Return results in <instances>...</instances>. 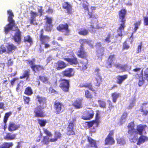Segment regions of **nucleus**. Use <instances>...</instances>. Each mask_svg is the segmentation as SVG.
<instances>
[{
    "mask_svg": "<svg viewBox=\"0 0 148 148\" xmlns=\"http://www.w3.org/2000/svg\"><path fill=\"white\" fill-rule=\"evenodd\" d=\"M127 13V11L125 8H123L121 9L119 12V18L121 20V23L117 30L118 35L120 36H122V32L124 31V29L125 27V23L126 21L125 18V16Z\"/></svg>",
    "mask_w": 148,
    "mask_h": 148,
    "instance_id": "obj_1",
    "label": "nucleus"
},
{
    "mask_svg": "<svg viewBox=\"0 0 148 148\" xmlns=\"http://www.w3.org/2000/svg\"><path fill=\"white\" fill-rule=\"evenodd\" d=\"M7 13L8 15V21L9 23L4 27V32L6 34H8L10 31L12 30L13 27L16 26L15 21L13 19L14 15L12 10H8Z\"/></svg>",
    "mask_w": 148,
    "mask_h": 148,
    "instance_id": "obj_2",
    "label": "nucleus"
},
{
    "mask_svg": "<svg viewBox=\"0 0 148 148\" xmlns=\"http://www.w3.org/2000/svg\"><path fill=\"white\" fill-rule=\"evenodd\" d=\"M44 29H41L40 31L39 35V40L40 44L44 45V48L47 49L50 47V45L47 43L50 40V37L48 35H44Z\"/></svg>",
    "mask_w": 148,
    "mask_h": 148,
    "instance_id": "obj_3",
    "label": "nucleus"
},
{
    "mask_svg": "<svg viewBox=\"0 0 148 148\" xmlns=\"http://www.w3.org/2000/svg\"><path fill=\"white\" fill-rule=\"evenodd\" d=\"M59 86L65 92H69L70 87V81L69 79L60 78L59 80Z\"/></svg>",
    "mask_w": 148,
    "mask_h": 148,
    "instance_id": "obj_4",
    "label": "nucleus"
},
{
    "mask_svg": "<svg viewBox=\"0 0 148 148\" xmlns=\"http://www.w3.org/2000/svg\"><path fill=\"white\" fill-rule=\"evenodd\" d=\"M64 106L62 102L57 100L55 101L53 104L55 113L56 114H59L64 112L65 110Z\"/></svg>",
    "mask_w": 148,
    "mask_h": 148,
    "instance_id": "obj_5",
    "label": "nucleus"
},
{
    "mask_svg": "<svg viewBox=\"0 0 148 148\" xmlns=\"http://www.w3.org/2000/svg\"><path fill=\"white\" fill-rule=\"evenodd\" d=\"M56 29L60 32H64V35L68 36L69 35L70 30L67 23L60 24L56 27Z\"/></svg>",
    "mask_w": 148,
    "mask_h": 148,
    "instance_id": "obj_6",
    "label": "nucleus"
},
{
    "mask_svg": "<svg viewBox=\"0 0 148 148\" xmlns=\"http://www.w3.org/2000/svg\"><path fill=\"white\" fill-rule=\"evenodd\" d=\"M75 129L73 121L70 122L66 128V134L68 136L75 135L76 134Z\"/></svg>",
    "mask_w": 148,
    "mask_h": 148,
    "instance_id": "obj_7",
    "label": "nucleus"
},
{
    "mask_svg": "<svg viewBox=\"0 0 148 148\" xmlns=\"http://www.w3.org/2000/svg\"><path fill=\"white\" fill-rule=\"evenodd\" d=\"M114 134L113 130H110L105 140L104 144L106 145H112L114 144L115 141L112 137Z\"/></svg>",
    "mask_w": 148,
    "mask_h": 148,
    "instance_id": "obj_8",
    "label": "nucleus"
},
{
    "mask_svg": "<svg viewBox=\"0 0 148 148\" xmlns=\"http://www.w3.org/2000/svg\"><path fill=\"white\" fill-rule=\"evenodd\" d=\"M41 106H37L35 108L34 111V114L35 117H44L45 115L44 112Z\"/></svg>",
    "mask_w": 148,
    "mask_h": 148,
    "instance_id": "obj_9",
    "label": "nucleus"
},
{
    "mask_svg": "<svg viewBox=\"0 0 148 148\" xmlns=\"http://www.w3.org/2000/svg\"><path fill=\"white\" fill-rule=\"evenodd\" d=\"M61 74L63 77L69 78L74 76L75 71L73 68H69L62 71Z\"/></svg>",
    "mask_w": 148,
    "mask_h": 148,
    "instance_id": "obj_10",
    "label": "nucleus"
},
{
    "mask_svg": "<svg viewBox=\"0 0 148 148\" xmlns=\"http://www.w3.org/2000/svg\"><path fill=\"white\" fill-rule=\"evenodd\" d=\"M16 32L13 36V40L18 44L21 43V32L17 26H15Z\"/></svg>",
    "mask_w": 148,
    "mask_h": 148,
    "instance_id": "obj_11",
    "label": "nucleus"
},
{
    "mask_svg": "<svg viewBox=\"0 0 148 148\" xmlns=\"http://www.w3.org/2000/svg\"><path fill=\"white\" fill-rule=\"evenodd\" d=\"M63 59L71 65H76L78 64V59L74 53L72 55V57L64 58Z\"/></svg>",
    "mask_w": 148,
    "mask_h": 148,
    "instance_id": "obj_12",
    "label": "nucleus"
},
{
    "mask_svg": "<svg viewBox=\"0 0 148 148\" xmlns=\"http://www.w3.org/2000/svg\"><path fill=\"white\" fill-rule=\"evenodd\" d=\"M76 54L79 58L85 59H87L88 56V53L85 50L84 48L82 47H79Z\"/></svg>",
    "mask_w": 148,
    "mask_h": 148,
    "instance_id": "obj_13",
    "label": "nucleus"
},
{
    "mask_svg": "<svg viewBox=\"0 0 148 148\" xmlns=\"http://www.w3.org/2000/svg\"><path fill=\"white\" fill-rule=\"evenodd\" d=\"M62 8L66 11L67 13L69 14H71L73 13L72 6L68 2H64L62 3Z\"/></svg>",
    "mask_w": 148,
    "mask_h": 148,
    "instance_id": "obj_14",
    "label": "nucleus"
},
{
    "mask_svg": "<svg viewBox=\"0 0 148 148\" xmlns=\"http://www.w3.org/2000/svg\"><path fill=\"white\" fill-rule=\"evenodd\" d=\"M99 69L98 68H96L94 71V72L96 73V76L95 77L96 82H94V84L95 86L97 87L100 86L102 79L101 76L99 75Z\"/></svg>",
    "mask_w": 148,
    "mask_h": 148,
    "instance_id": "obj_15",
    "label": "nucleus"
},
{
    "mask_svg": "<svg viewBox=\"0 0 148 148\" xmlns=\"http://www.w3.org/2000/svg\"><path fill=\"white\" fill-rule=\"evenodd\" d=\"M67 64L63 61L59 60L55 63V68L57 70L60 71L65 68Z\"/></svg>",
    "mask_w": 148,
    "mask_h": 148,
    "instance_id": "obj_16",
    "label": "nucleus"
},
{
    "mask_svg": "<svg viewBox=\"0 0 148 148\" xmlns=\"http://www.w3.org/2000/svg\"><path fill=\"white\" fill-rule=\"evenodd\" d=\"M94 114V112L92 110H86L84 112L82 118L84 120H89L93 117Z\"/></svg>",
    "mask_w": 148,
    "mask_h": 148,
    "instance_id": "obj_17",
    "label": "nucleus"
},
{
    "mask_svg": "<svg viewBox=\"0 0 148 148\" xmlns=\"http://www.w3.org/2000/svg\"><path fill=\"white\" fill-rule=\"evenodd\" d=\"M30 67L34 73H36L40 71H43L45 70V67L40 64H34V65L30 66Z\"/></svg>",
    "mask_w": 148,
    "mask_h": 148,
    "instance_id": "obj_18",
    "label": "nucleus"
},
{
    "mask_svg": "<svg viewBox=\"0 0 148 148\" xmlns=\"http://www.w3.org/2000/svg\"><path fill=\"white\" fill-rule=\"evenodd\" d=\"M16 133H13L11 132H7L5 135L3 137V139L7 141H10L14 140L16 138Z\"/></svg>",
    "mask_w": 148,
    "mask_h": 148,
    "instance_id": "obj_19",
    "label": "nucleus"
},
{
    "mask_svg": "<svg viewBox=\"0 0 148 148\" xmlns=\"http://www.w3.org/2000/svg\"><path fill=\"white\" fill-rule=\"evenodd\" d=\"M20 127V125H16L13 122H10L8 127V130L12 132L17 130Z\"/></svg>",
    "mask_w": 148,
    "mask_h": 148,
    "instance_id": "obj_20",
    "label": "nucleus"
},
{
    "mask_svg": "<svg viewBox=\"0 0 148 148\" xmlns=\"http://www.w3.org/2000/svg\"><path fill=\"white\" fill-rule=\"evenodd\" d=\"M78 87L80 88H82L83 87H85L86 88H88L90 90L95 92H96L98 88H94L92 86V85L91 82L86 83L85 84H80L78 86Z\"/></svg>",
    "mask_w": 148,
    "mask_h": 148,
    "instance_id": "obj_21",
    "label": "nucleus"
},
{
    "mask_svg": "<svg viewBox=\"0 0 148 148\" xmlns=\"http://www.w3.org/2000/svg\"><path fill=\"white\" fill-rule=\"evenodd\" d=\"M87 141L90 147L93 148H97L98 146L96 141L92 139L91 137L87 136Z\"/></svg>",
    "mask_w": 148,
    "mask_h": 148,
    "instance_id": "obj_22",
    "label": "nucleus"
},
{
    "mask_svg": "<svg viewBox=\"0 0 148 148\" xmlns=\"http://www.w3.org/2000/svg\"><path fill=\"white\" fill-rule=\"evenodd\" d=\"M82 99L79 98L75 100L73 103V106L76 108L79 109L82 107Z\"/></svg>",
    "mask_w": 148,
    "mask_h": 148,
    "instance_id": "obj_23",
    "label": "nucleus"
},
{
    "mask_svg": "<svg viewBox=\"0 0 148 148\" xmlns=\"http://www.w3.org/2000/svg\"><path fill=\"white\" fill-rule=\"evenodd\" d=\"M115 56L114 55H110L109 56L106 62V66L107 68H110L112 67L113 59L114 58Z\"/></svg>",
    "mask_w": 148,
    "mask_h": 148,
    "instance_id": "obj_24",
    "label": "nucleus"
},
{
    "mask_svg": "<svg viewBox=\"0 0 148 148\" xmlns=\"http://www.w3.org/2000/svg\"><path fill=\"white\" fill-rule=\"evenodd\" d=\"M128 77L127 74H125L123 75H118L117 76L116 83L119 84H121Z\"/></svg>",
    "mask_w": 148,
    "mask_h": 148,
    "instance_id": "obj_25",
    "label": "nucleus"
},
{
    "mask_svg": "<svg viewBox=\"0 0 148 148\" xmlns=\"http://www.w3.org/2000/svg\"><path fill=\"white\" fill-rule=\"evenodd\" d=\"M36 99L39 104L42 105H46V98L45 97L38 95L36 96Z\"/></svg>",
    "mask_w": 148,
    "mask_h": 148,
    "instance_id": "obj_26",
    "label": "nucleus"
},
{
    "mask_svg": "<svg viewBox=\"0 0 148 148\" xmlns=\"http://www.w3.org/2000/svg\"><path fill=\"white\" fill-rule=\"evenodd\" d=\"M148 140V137L143 135H140L138 138V141L137 143V144L138 145H140L141 144Z\"/></svg>",
    "mask_w": 148,
    "mask_h": 148,
    "instance_id": "obj_27",
    "label": "nucleus"
},
{
    "mask_svg": "<svg viewBox=\"0 0 148 148\" xmlns=\"http://www.w3.org/2000/svg\"><path fill=\"white\" fill-rule=\"evenodd\" d=\"M54 138H51V140L53 142L57 141L58 139H60L62 137V134L60 132L55 131L54 133Z\"/></svg>",
    "mask_w": 148,
    "mask_h": 148,
    "instance_id": "obj_28",
    "label": "nucleus"
},
{
    "mask_svg": "<svg viewBox=\"0 0 148 148\" xmlns=\"http://www.w3.org/2000/svg\"><path fill=\"white\" fill-rule=\"evenodd\" d=\"M104 52V47H102L98 49L96 51V55L97 56L101 59L103 56Z\"/></svg>",
    "mask_w": 148,
    "mask_h": 148,
    "instance_id": "obj_29",
    "label": "nucleus"
},
{
    "mask_svg": "<svg viewBox=\"0 0 148 148\" xmlns=\"http://www.w3.org/2000/svg\"><path fill=\"white\" fill-rule=\"evenodd\" d=\"M6 47L8 53H12L14 51H15L17 48L16 46L12 44H9Z\"/></svg>",
    "mask_w": 148,
    "mask_h": 148,
    "instance_id": "obj_30",
    "label": "nucleus"
},
{
    "mask_svg": "<svg viewBox=\"0 0 148 148\" xmlns=\"http://www.w3.org/2000/svg\"><path fill=\"white\" fill-rule=\"evenodd\" d=\"M147 127L146 125L140 124L138 125L137 127L136 130L139 135H141L143 134V132L145 131V129Z\"/></svg>",
    "mask_w": 148,
    "mask_h": 148,
    "instance_id": "obj_31",
    "label": "nucleus"
},
{
    "mask_svg": "<svg viewBox=\"0 0 148 148\" xmlns=\"http://www.w3.org/2000/svg\"><path fill=\"white\" fill-rule=\"evenodd\" d=\"M13 145L12 142H4L0 145V148H11Z\"/></svg>",
    "mask_w": 148,
    "mask_h": 148,
    "instance_id": "obj_32",
    "label": "nucleus"
},
{
    "mask_svg": "<svg viewBox=\"0 0 148 148\" xmlns=\"http://www.w3.org/2000/svg\"><path fill=\"white\" fill-rule=\"evenodd\" d=\"M30 73V71L29 70H24L22 75L20 76V78L23 79L26 78V79H28L29 77Z\"/></svg>",
    "mask_w": 148,
    "mask_h": 148,
    "instance_id": "obj_33",
    "label": "nucleus"
},
{
    "mask_svg": "<svg viewBox=\"0 0 148 148\" xmlns=\"http://www.w3.org/2000/svg\"><path fill=\"white\" fill-rule=\"evenodd\" d=\"M89 89H86L85 90L84 96L87 99H92L93 96L92 93L89 91Z\"/></svg>",
    "mask_w": 148,
    "mask_h": 148,
    "instance_id": "obj_34",
    "label": "nucleus"
},
{
    "mask_svg": "<svg viewBox=\"0 0 148 148\" xmlns=\"http://www.w3.org/2000/svg\"><path fill=\"white\" fill-rule=\"evenodd\" d=\"M121 94L117 93L116 92H114L111 93V96L112 98V101L115 103L117 100V98L121 96Z\"/></svg>",
    "mask_w": 148,
    "mask_h": 148,
    "instance_id": "obj_35",
    "label": "nucleus"
},
{
    "mask_svg": "<svg viewBox=\"0 0 148 148\" xmlns=\"http://www.w3.org/2000/svg\"><path fill=\"white\" fill-rule=\"evenodd\" d=\"M50 142H53V141H51V138L49 139V137L47 136H44L41 140V143L43 145H47Z\"/></svg>",
    "mask_w": 148,
    "mask_h": 148,
    "instance_id": "obj_36",
    "label": "nucleus"
},
{
    "mask_svg": "<svg viewBox=\"0 0 148 148\" xmlns=\"http://www.w3.org/2000/svg\"><path fill=\"white\" fill-rule=\"evenodd\" d=\"M131 69V66L128 65V64H125L123 65H121L120 70L122 71L125 72L127 71L130 70Z\"/></svg>",
    "mask_w": 148,
    "mask_h": 148,
    "instance_id": "obj_37",
    "label": "nucleus"
},
{
    "mask_svg": "<svg viewBox=\"0 0 148 148\" xmlns=\"http://www.w3.org/2000/svg\"><path fill=\"white\" fill-rule=\"evenodd\" d=\"M24 93L28 96L31 95L33 93V91L32 88L28 86L25 88Z\"/></svg>",
    "mask_w": 148,
    "mask_h": 148,
    "instance_id": "obj_38",
    "label": "nucleus"
},
{
    "mask_svg": "<svg viewBox=\"0 0 148 148\" xmlns=\"http://www.w3.org/2000/svg\"><path fill=\"white\" fill-rule=\"evenodd\" d=\"M78 34L81 35L85 36L88 34L89 32L86 29L81 28L78 32Z\"/></svg>",
    "mask_w": 148,
    "mask_h": 148,
    "instance_id": "obj_39",
    "label": "nucleus"
},
{
    "mask_svg": "<svg viewBox=\"0 0 148 148\" xmlns=\"http://www.w3.org/2000/svg\"><path fill=\"white\" fill-rule=\"evenodd\" d=\"M23 41L25 43H29L30 44L33 42L32 39L29 35H27L24 37Z\"/></svg>",
    "mask_w": 148,
    "mask_h": 148,
    "instance_id": "obj_40",
    "label": "nucleus"
},
{
    "mask_svg": "<svg viewBox=\"0 0 148 148\" xmlns=\"http://www.w3.org/2000/svg\"><path fill=\"white\" fill-rule=\"evenodd\" d=\"M128 116V113L126 112H124L121 116L120 122L122 124L125 122L126 119L127 118Z\"/></svg>",
    "mask_w": 148,
    "mask_h": 148,
    "instance_id": "obj_41",
    "label": "nucleus"
},
{
    "mask_svg": "<svg viewBox=\"0 0 148 148\" xmlns=\"http://www.w3.org/2000/svg\"><path fill=\"white\" fill-rule=\"evenodd\" d=\"M99 114L97 113L96 115L95 119L94 120H92L93 123L94 125H95L96 127L98 126L99 123Z\"/></svg>",
    "mask_w": 148,
    "mask_h": 148,
    "instance_id": "obj_42",
    "label": "nucleus"
},
{
    "mask_svg": "<svg viewBox=\"0 0 148 148\" xmlns=\"http://www.w3.org/2000/svg\"><path fill=\"white\" fill-rule=\"evenodd\" d=\"M141 23V20H138V21H136L134 24V32H136L137 30L139 28V26H140Z\"/></svg>",
    "mask_w": 148,
    "mask_h": 148,
    "instance_id": "obj_43",
    "label": "nucleus"
},
{
    "mask_svg": "<svg viewBox=\"0 0 148 148\" xmlns=\"http://www.w3.org/2000/svg\"><path fill=\"white\" fill-rule=\"evenodd\" d=\"M37 121L38 124L41 127L45 126L47 123V121L46 119H37Z\"/></svg>",
    "mask_w": 148,
    "mask_h": 148,
    "instance_id": "obj_44",
    "label": "nucleus"
},
{
    "mask_svg": "<svg viewBox=\"0 0 148 148\" xmlns=\"http://www.w3.org/2000/svg\"><path fill=\"white\" fill-rule=\"evenodd\" d=\"M39 79L43 83H49L48 79L47 77L40 75L39 76Z\"/></svg>",
    "mask_w": 148,
    "mask_h": 148,
    "instance_id": "obj_45",
    "label": "nucleus"
},
{
    "mask_svg": "<svg viewBox=\"0 0 148 148\" xmlns=\"http://www.w3.org/2000/svg\"><path fill=\"white\" fill-rule=\"evenodd\" d=\"M97 102L99 104V106L102 108H106V103L105 101L102 100H99Z\"/></svg>",
    "mask_w": 148,
    "mask_h": 148,
    "instance_id": "obj_46",
    "label": "nucleus"
},
{
    "mask_svg": "<svg viewBox=\"0 0 148 148\" xmlns=\"http://www.w3.org/2000/svg\"><path fill=\"white\" fill-rule=\"evenodd\" d=\"M128 133L130 136L134 135L137 133V132L136 129H128Z\"/></svg>",
    "mask_w": 148,
    "mask_h": 148,
    "instance_id": "obj_47",
    "label": "nucleus"
},
{
    "mask_svg": "<svg viewBox=\"0 0 148 148\" xmlns=\"http://www.w3.org/2000/svg\"><path fill=\"white\" fill-rule=\"evenodd\" d=\"M12 114V112H10L6 113L3 118L4 123L7 122L8 118L9 116Z\"/></svg>",
    "mask_w": 148,
    "mask_h": 148,
    "instance_id": "obj_48",
    "label": "nucleus"
},
{
    "mask_svg": "<svg viewBox=\"0 0 148 148\" xmlns=\"http://www.w3.org/2000/svg\"><path fill=\"white\" fill-rule=\"evenodd\" d=\"M117 143L121 145H124L125 143V141L124 139L122 138H118L116 139Z\"/></svg>",
    "mask_w": 148,
    "mask_h": 148,
    "instance_id": "obj_49",
    "label": "nucleus"
},
{
    "mask_svg": "<svg viewBox=\"0 0 148 148\" xmlns=\"http://www.w3.org/2000/svg\"><path fill=\"white\" fill-rule=\"evenodd\" d=\"M45 19L46 20V23L49 24H52V18L51 17H49L47 16H45Z\"/></svg>",
    "mask_w": 148,
    "mask_h": 148,
    "instance_id": "obj_50",
    "label": "nucleus"
},
{
    "mask_svg": "<svg viewBox=\"0 0 148 148\" xmlns=\"http://www.w3.org/2000/svg\"><path fill=\"white\" fill-rule=\"evenodd\" d=\"M87 39H80L79 41V42L80 44L79 47L84 48V45L86 44Z\"/></svg>",
    "mask_w": 148,
    "mask_h": 148,
    "instance_id": "obj_51",
    "label": "nucleus"
},
{
    "mask_svg": "<svg viewBox=\"0 0 148 148\" xmlns=\"http://www.w3.org/2000/svg\"><path fill=\"white\" fill-rule=\"evenodd\" d=\"M143 77V71L142 70L141 71L140 74L137 73L135 74L134 75L135 78L136 79H142Z\"/></svg>",
    "mask_w": 148,
    "mask_h": 148,
    "instance_id": "obj_52",
    "label": "nucleus"
},
{
    "mask_svg": "<svg viewBox=\"0 0 148 148\" xmlns=\"http://www.w3.org/2000/svg\"><path fill=\"white\" fill-rule=\"evenodd\" d=\"M130 48V46L127 44V41H125L123 44L122 50L128 49Z\"/></svg>",
    "mask_w": 148,
    "mask_h": 148,
    "instance_id": "obj_53",
    "label": "nucleus"
},
{
    "mask_svg": "<svg viewBox=\"0 0 148 148\" xmlns=\"http://www.w3.org/2000/svg\"><path fill=\"white\" fill-rule=\"evenodd\" d=\"M23 101L25 104H29L30 101V98L29 97L23 96Z\"/></svg>",
    "mask_w": 148,
    "mask_h": 148,
    "instance_id": "obj_54",
    "label": "nucleus"
},
{
    "mask_svg": "<svg viewBox=\"0 0 148 148\" xmlns=\"http://www.w3.org/2000/svg\"><path fill=\"white\" fill-rule=\"evenodd\" d=\"M79 67L82 70H85L87 68L86 64V63L83 64L81 62L79 66Z\"/></svg>",
    "mask_w": 148,
    "mask_h": 148,
    "instance_id": "obj_55",
    "label": "nucleus"
},
{
    "mask_svg": "<svg viewBox=\"0 0 148 148\" xmlns=\"http://www.w3.org/2000/svg\"><path fill=\"white\" fill-rule=\"evenodd\" d=\"M36 21V18H30L29 20V22L30 24L34 25H36L38 24V23Z\"/></svg>",
    "mask_w": 148,
    "mask_h": 148,
    "instance_id": "obj_56",
    "label": "nucleus"
},
{
    "mask_svg": "<svg viewBox=\"0 0 148 148\" xmlns=\"http://www.w3.org/2000/svg\"><path fill=\"white\" fill-rule=\"evenodd\" d=\"M43 131L44 133L45 134L47 135V136L49 137H52V134L51 133V132L49 131L47 129H44Z\"/></svg>",
    "mask_w": 148,
    "mask_h": 148,
    "instance_id": "obj_57",
    "label": "nucleus"
},
{
    "mask_svg": "<svg viewBox=\"0 0 148 148\" xmlns=\"http://www.w3.org/2000/svg\"><path fill=\"white\" fill-rule=\"evenodd\" d=\"M26 61L28 62L27 63L29 64L30 66L34 65V62L35 61V58H33L32 60H27Z\"/></svg>",
    "mask_w": 148,
    "mask_h": 148,
    "instance_id": "obj_58",
    "label": "nucleus"
},
{
    "mask_svg": "<svg viewBox=\"0 0 148 148\" xmlns=\"http://www.w3.org/2000/svg\"><path fill=\"white\" fill-rule=\"evenodd\" d=\"M30 14L31 15L30 18H36V17L38 16V14L35 12L31 11Z\"/></svg>",
    "mask_w": 148,
    "mask_h": 148,
    "instance_id": "obj_59",
    "label": "nucleus"
},
{
    "mask_svg": "<svg viewBox=\"0 0 148 148\" xmlns=\"http://www.w3.org/2000/svg\"><path fill=\"white\" fill-rule=\"evenodd\" d=\"M134 126L135 125L134 122H131L128 124L127 126V127L128 129H134Z\"/></svg>",
    "mask_w": 148,
    "mask_h": 148,
    "instance_id": "obj_60",
    "label": "nucleus"
},
{
    "mask_svg": "<svg viewBox=\"0 0 148 148\" xmlns=\"http://www.w3.org/2000/svg\"><path fill=\"white\" fill-rule=\"evenodd\" d=\"M144 74L145 78L148 81V67L144 71Z\"/></svg>",
    "mask_w": 148,
    "mask_h": 148,
    "instance_id": "obj_61",
    "label": "nucleus"
},
{
    "mask_svg": "<svg viewBox=\"0 0 148 148\" xmlns=\"http://www.w3.org/2000/svg\"><path fill=\"white\" fill-rule=\"evenodd\" d=\"M143 24L145 26L148 25V17L144 16L143 17Z\"/></svg>",
    "mask_w": 148,
    "mask_h": 148,
    "instance_id": "obj_62",
    "label": "nucleus"
},
{
    "mask_svg": "<svg viewBox=\"0 0 148 148\" xmlns=\"http://www.w3.org/2000/svg\"><path fill=\"white\" fill-rule=\"evenodd\" d=\"M142 45V42H140V44L138 46L137 48L136 52L137 53H138L141 51Z\"/></svg>",
    "mask_w": 148,
    "mask_h": 148,
    "instance_id": "obj_63",
    "label": "nucleus"
},
{
    "mask_svg": "<svg viewBox=\"0 0 148 148\" xmlns=\"http://www.w3.org/2000/svg\"><path fill=\"white\" fill-rule=\"evenodd\" d=\"M53 27V25L52 24H49V25H46V27L45 30L49 32L50 31Z\"/></svg>",
    "mask_w": 148,
    "mask_h": 148,
    "instance_id": "obj_64",
    "label": "nucleus"
}]
</instances>
